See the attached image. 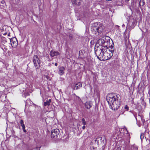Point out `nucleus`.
I'll return each instance as SVG.
<instances>
[{
  "instance_id": "obj_1",
  "label": "nucleus",
  "mask_w": 150,
  "mask_h": 150,
  "mask_svg": "<svg viewBox=\"0 0 150 150\" xmlns=\"http://www.w3.org/2000/svg\"><path fill=\"white\" fill-rule=\"evenodd\" d=\"M118 96L113 93H109L107 96V101L110 105V108L112 110H116L120 106L121 102Z\"/></svg>"
},
{
  "instance_id": "obj_2",
  "label": "nucleus",
  "mask_w": 150,
  "mask_h": 150,
  "mask_svg": "<svg viewBox=\"0 0 150 150\" xmlns=\"http://www.w3.org/2000/svg\"><path fill=\"white\" fill-rule=\"evenodd\" d=\"M104 26L100 22H96L94 23L91 28V30L95 34L99 35L104 29Z\"/></svg>"
},
{
  "instance_id": "obj_3",
  "label": "nucleus",
  "mask_w": 150,
  "mask_h": 150,
  "mask_svg": "<svg viewBox=\"0 0 150 150\" xmlns=\"http://www.w3.org/2000/svg\"><path fill=\"white\" fill-rule=\"evenodd\" d=\"M110 38L108 36L103 37L97 41V43L99 44V46H101L104 48L108 47L109 46L110 47Z\"/></svg>"
},
{
  "instance_id": "obj_4",
  "label": "nucleus",
  "mask_w": 150,
  "mask_h": 150,
  "mask_svg": "<svg viewBox=\"0 0 150 150\" xmlns=\"http://www.w3.org/2000/svg\"><path fill=\"white\" fill-rule=\"evenodd\" d=\"M108 47H106L104 49L103 51V57L106 59L110 58L113 55V50L114 48L112 46L111 48V53L109 50H108Z\"/></svg>"
},
{
  "instance_id": "obj_5",
  "label": "nucleus",
  "mask_w": 150,
  "mask_h": 150,
  "mask_svg": "<svg viewBox=\"0 0 150 150\" xmlns=\"http://www.w3.org/2000/svg\"><path fill=\"white\" fill-rule=\"evenodd\" d=\"M105 49V48L102 47L101 45L95 46V53L98 57L100 56V57H103V51Z\"/></svg>"
},
{
  "instance_id": "obj_6",
  "label": "nucleus",
  "mask_w": 150,
  "mask_h": 150,
  "mask_svg": "<svg viewBox=\"0 0 150 150\" xmlns=\"http://www.w3.org/2000/svg\"><path fill=\"white\" fill-rule=\"evenodd\" d=\"M59 131L57 129H54L52 130L51 133V137L52 138H56L59 135Z\"/></svg>"
},
{
  "instance_id": "obj_7",
  "label": "nucleus",
  "mask_w": 150,
  "mask_h": 150,
  "mask_svg": "<svg viewBox=\"0 0 150 150\" xmlns=\"http://www.w3.org/2000/svg\"><path fill=\"white\" fill-rule=\"evenodd\" d=\"M33 61L35 66L38 68L40 64V60L38 57L36 55H34L33 57Z\"/></svg>"
},
{
  "instance_id": "obj_8",
  "label": "nucleus",
  "mask_w": 150,
  "mask_h": 150,
  "mask_svg": "<svg viewBox=\"0 0 150 150\" xmlns=\"http://www.w3.org/2000/svg\"><path fill=\"white\" fill-rule=\"evenodd\" d=\"M10 41L13 47H15L17 45L16 38H12L10 39Z\"/></svg>"
},
{
  "instance_id": "obj_9",
  "label": "nucleus",
  "mask_w": 150,
  "mask_h": 150,
  "mask_svg": "<svg viewBox=\"0 0 150 150\" xmlns=\"http://www.w3.org/2000/svg\"><path fill=\"white\" fill-rule=\"evenodd\" d=\"M50 54L51 57H54L55 56L60 55V53L57 51L52 50L50 51Z\"/></svg>"
},
{
  "instance_id": "obj_10",
  "label": "nucleus",
  "mask_w": 150,
  "mask_h": 150,
  "mask_svg": "<svg viewBox=\"0 0 150 150\" xmlns=\"http://www.w3.org/2000/svg\"><path fill=\"white\" fill-rule=\"evenodd\" d=\"M65 68L63 67H61L59 68L58 73L59 74L63 75L64 74Z\"/></svg>"
},
{
  "instance_id": "obj_11",
  "label": "nucleus",
  "mask_w": 150,
  "mask_h": 150,
  "mask_svg": "<svg viewBox=\"0 0 150 150\" xmlns=\"http://www.w3.org/2000/svg\"><path fill=\"white\" fill-rule=\"evenodd\" d=\"M73 4L80 5L81 0H71Z\"/></svg>"
},
{
  "instance_id": "obj_12",
  "label": "nucleus",
  "mask_w": 150,
  "mask_h": 150,
  "mask_svg": "<svg viewBox=\"0 0 150 150\" xmlns=\"http://www.w3.org/2000/svg\"><path fill=\"white\" fill-rule=\"evenodd\" d=\"M91 106V103L90 102H87L85 103V107L87 109H90Z\"/></svg>"
},
{
  "instance_id": "obj_13",
  "label": "nucleus",
  "mask_w": 150,
  "mask_h": 150,
  "mask_svg": "<svg viewBox=\"0 0 150 150\" xmlns=\"http://www.w3.org/2000/svg\"><path fill=\"white\" fill-rule=\"evenodd\" d=\"M82 87V85L81 83L79 82L77 83L76 84V86L74 87V89H75V88L77 90L80 88Z\"/></svg>"
},
{
  "instance_id": "obj_14",
  "label": "nucleus",
  "mask_w": 150,
  "mask_h": 150,
  "mask_svg": "<svg viewBox=\"0 0 150 150\" xmlns=\"http://www.w3.org/2000/svg\"><path fill=\"white\" fill-rule=\"evenodd\" d=\"M51 101V99L47 100L46 102H44L43 105L45 106L47 105L49 106Z\"/></svg>"
},
{
  "instance_id": "obj_15",
  "label": "nucleus",
  "mask_w": 150,
  "mask_h": 150,
  "mask_svg": "<svg viewBox=\"0 0 150 150\" xmlns=\"http://www.w3.org/2000/svg\"><path fill=\"white\" fill-rule=\"evenodd\" d=\"M85 53V51L84 50H81L79 52V56L81 58L82 57V56Z\"/></svg>"
},
{
  "instance_id": "obj_16",
  "label": "nucleus",
  "mask_w": 150,
  "mask_h": 150,
  "mask_svg": "<svg viewBox=\"0 0 150 150\" xmlns=\"http://www.w3.org/2000/svg\"><path fill=\"white\" fill-rule=\"evenodd\" d=\"M31 102L30 99H28L25 101L26 105H30L31 104Z\"/></svg>"
},
{
  "instance_id": "obj_17",
  "label": "nucleus",
  "mask_w": 150,
  "mask_h": 150,
  "mask_svg": "<svg viewBox=\"0 0 150 150\" xmlns=\"http://www.w3.org/2000/svg\"><path fill=\"white\" fill-rule=\"evenodd\" d=\"M123 129L124 130H125L126 132V133L127 134V137L129 138L130 135V134L128 133V131H127V129L125 127V128Z\"/></svg>"
},
{
  "instance_id": "obj_18",
  "label": "nucleus",
  "mask_w": 150,
  "mask_h": 150,
  "mask_svg": "<svg viewBox=\"0 0 150 150\" xmlns=\"http://www.w3.org/2000/svg\"><path fill=\"white\" fill-rule=\"evenodd\" d=\"M82 124L83 125H86V122L84 119V118H83L82 119Z\"/></svg>"
},
{
  "instance_id": "obj_19",
  "label": "nucleus",
  "mask_w": 150,
  "mask_h": 150,
  "mask_svg": "<svg viewBox=\"0 0 150 150\" xmlns=\"http://www.w3.org/2000/svg\"><path fill=\"white\" fill-rule=\"evenodd\" d=\"M133 150H138V147L137 146L134 145L133 146Z\"/></svg>"
},
{
  "instance_id": "obj_20",
  "label": "nucleus",
  "mask_w": 150,
  "mask_h": 150,
  "mask_svg": "<svg viewBox=\"0 0 150 150\" xmlns=\"http://www.w3.org/2000/svg\"><path fill=\"white\" fill-rule=\"evenodd\" d=\"M144 137V135L143 134H141L140 136V139L141 140L143 139Z\"/></svg>"
},
{
  "instance_id": "obj_21",
  "label": "nucleus",
  "mask_w": 150,
  "mask_h": 150,
  "mask_svg": "<svg viewBox=\"0 0 150 150\" xmlns=\"http://www.w3.org/2000/svg\"><path fill=\"white\" fill-rule=\"evenodd\" d=\"M124 108L126 111H128L129 109V107L127 105H126L124 107Z\"/></svg>"
},
{
  "instance_id": "obj_22",
  "label": "nucleus",
  "mask_w": 150,
  "mask_h": 150,
  "mask_svg": "<svg viewBox=\"0 0 150 150\" xmlns=\"http://www.w3.org/2000/svg\"><path fill=\"white\" fill-rule=\"evenodd\" d=\"M45 78H47L48 80H50V78L49 77V76H45Z\"/></svg>"
},
{
  "instance_id": "obj_23",
  "label": "nucleus",
  "mask_w": 150,
  "mask_h": 150,
  "mask_svg": "<svg viewBox=\"0 0 150 150\" xmlns=\"http://www.w3.org/2000/svg\"><path fill=\"white\" fill-rule=\"evenodd\" d=\"M21 126L22 127V128H25V125L24 124H21Z\"/></svg>"
},
{
  "instance_id": "obj_24",
  "label": "nucleus",
  "mask_w": 150,
  "mask_h": 150,
  "mask_svg": "<svg viewBox=\"0 0 150 150\" xmlns=\"http://www.w3.org/2000/svg\"><path fill=\"white\" fill-rule=\"evenodd\" d=\"M40 147H37L35 149V150H40Z\"/></svg>"
},
{
  "instance_id": "obj_25",
  "label": "nucleus",
  "mask_w": 150,
  "mask_h": 150,
  "mask_svg": "<svg viewBox=\"0 0 150 150\" xmlns=\"http://www.w3.org/2000/svg\"><path fill=\"white\" fill-rule=\"evenodd\" d=\"M20 124L21 125L23 124H24V122L23 120H21L20 121Z\"/></svg>"
},
{
  "instance_id": "obj_26",
  "label": "nucleus",
  "mask_w": 150,
  "mask_h": 150,
  "mask_svg": "<svg viewBox=\"0 0 150 150\" xmlns=\"http://www.w3.org/2000/svg\"><path fill=\"white\" fill-rule=\"evenodd\" d=\"M148 93H149V97H150L149 101H150V89H149V90Z\"/></svg>"
},
{
  "instance_id": "obj_27",
  "label": "nucleus",
  "mask_w": 150,
  "mask_h": 150,
  "mask_svg": "<svg viewBox=\"0 0 150 150\" xmlns=\"http://www.w3.org/2000/svg\"><path fill=\"white\" fill-rule=\"evenodd\" d=\"M86 127L85 126V125H83V126L82 127V128L83 129H85Z\"/></svg>"
},
{
  "instance_id": "obj_28",
  "label": "nucleus",
  "mask_w": 150,
  "mask_h": 150,
  "mask_svg": "<svg viewBox=\"0 0 150 150\" xmlns=\"http://www.w3.org/2000/svg\"><path fill=\"white\" fill-rule=\"evenodd\" d=\"M109 47V46H108V48H108V50H109V51H110V52L111 53V51H110L111 50V49H109V48H108ZM111 47H112V46L111 47Z\"/></svg>"
},
{
  "instance_id": "obj_29",
  "label": "nucleus",
  "mask_w": 150,
  "mask_h": 150,
  "mask_svg": "<svg viewBox=\"0 0 150 150\" xmlns=\"http://www.w3.org/2000/svg\"><path fill=\"white\" fill-rule=\"evenodd\" d=\"M22 129L23 130V131H24V132H25L26 131V130L25 129V128H22Z\"/></svg>"
},
{
  "instance_id": "obj_30",
  "label": "nucleus",
  "mask_w": 150,
  "mask_h": 150,
  "mask_svg": "<svg viewBox=\"0 0 150 150\" xmlns=\"http://www.w3.org/2000/svg\"><path fill=\"white\" fill-rule=\"evenodd\" d=\"M57 63H55V66H57Z\"/></svg>"
},
{
  "instance_id": "obj_31",
  "label": "nucleus",
  "mask_w": 150,
  "mask_h": 150,
  "mask_svg": "<svg viewBox=\"0 0 150 150\" xmlns=\"http://www.w3.org/2000/svg\"><path fill=\"white\" fill-rule=\"evenodd\" d=\"M125 1H129V0H125Z\"/></svg>"
},
{
  "instance_id": "obj_32",
  "label": "nucleus",
  "mask_w": 150,
  "mask_h": 150,
  "mask_svg": "<svg viewBox=\"0 0 150 150\" xmlns=\"http://www.w3.org/2000/svg\"><path fill=\"white\" fill-rule=\"evenodd\" d=\"M106 1H111L112 0H106Z\"/></svg>"
},
{
  "instance_id": "obj_33",
  "label": "nucleus",
  "mask_w": 150,
  "mask_h": 150,
  "mask_svg": "<svg viewBox=\"0 0 150 150\" xmlns=\"http://www.w3.org/2000/svg\"><path fill=\"white\" fill-rule=\"evenodd\" d=\"M8 36H9V34H8Z\"/></svg>"
}]
</instances>
